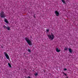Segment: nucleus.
<instances>
[{"label": "nucleus", "instance_id": "f257e3e1", "mask_svg": "<svg viewBox=\"0 0 78 78\" xmlns=\"http://www.w3.org/2000/svg\"><path fill=\"white\" fill-rule=\"evenodd\" d=\"M47 36L49 38L50 40H51V41H53V39H54V38H55V35L53 34V33H51V34H48L47 35Z\"/></svg>", "mask_w": 78, "mask_h": 78}, {"label": "nucleus", "instance_id": "f03ea898", "mask_svg": "<svg viewBox=\"0 0 78 78\" xmlns=\"http://www.w3.org/2000/svg\"><path fill=\"white\" fill-rule=\"evenodd\" d=\"M25 39L29 45H32V41H33L30 40L28 37H25Z\"/></svg>", "mask_w": 78, "mask_h": 78}, {"label": "nucleus", "instance_id": "7ed1b4c3", "mask_svg": "<svg viewBox=\"0 0 78 78\" xmlns=\"http://www.w3.org/2000/svg\"><path fill=\"white\" fill-rule=\"evenodd\" d=\"M0 16L1 17L3 18L6 17V15H5V13H4V12L3 11H1V12L0 13Z\"/></svg>", "mask_w": 78, "mask_h": 78}, {"label": "nucleus", "instance_id": "20e7f679", "mask_svg": "<svg viewBox=\"0 0 78 78\" xmlns=\"http://www.w3.org/2000/svg\"><path fill=\"white\" fill-rule=\"evenodd\" d=\"M4 53L5 56V57H6L7 59H8V60H9V56L8 55L7 53L6 52H4Z\"/></svg>", "mask_w": 78, "mask_h": 78}, {"label": "nucleus", "instance_id": "39448f33", "mask_svg": "<svg viewBox=\"0 0 78 78\" xmlns=\"http://www.w3.org/2000/svg\"><path fill=\"white\" fill-rule=\"evenodd\" d=\"M55 14L56 16H59V13L57 11H55Z\"/></svg>", "mask_w": 78, "mask_h": 78}, {"label": "nucleus", "instance_id": "423d86ee", "mask_svg": "<svg viewBox=\"0 0 78 78\" xmlns=\"http://www.w3.org/2000/svg\"><path fill=\"white\" fill-rule=\"evenodd\" d=\"M55 51L56 52H57V53H59V52L61 51V50L58 49V48H56Z\"/></svg>", "mask_w": 78, "mask_h": 78}, {"label": "nucleus", "instance_id": "0eeeda50", "mask_svg": "<svg viewBox=\"0 0 78 78\" xmlns=\"http://www.w3.org/2000/svg\"><path fill=\"white\" fill-rule=\"evenodd\" d=\"M4 22H5V23H6L7 24H8L9 23V22H8V20L6 18L4 19Z\"/></svg>", "mask_w": 78, "mask_h": 78}, {"label": "nucleus", "instance_id": "6e6552de", "mask_svg": "<svg viewBox=\"0 0 78 78\" xmlns=\"http://www.w3.org/2000/svg\"><path fill=\"white\" fill-rule=\"evenodd\" d=\"M69 53H72V49L71 48H69Z\"/></svg>", "mask_w": 78, "mask_h": 78}, {"label": "nucleus", "instance_id": "1a4fd4ad", "mask_svg": "<svg viewBox=\"0 0 78 78\" xmlns=\"http://www.w3.org/2000/svg\"><path fill=\"white\" fill-rule=\"evenodd\" d=\"M6 29H7V30L8 31H9V30H10V27L8 26L7 27H6Z\"/></svg>", "mask_w": 78, "mask_h": 78}, {"label": "nucleus", "instance_id": "9d476101", "mask_svg": "<svg viewBox=\"0 0 78 78\" xmlns=\"http://www.w3.org/2000/svg\"><path fill=\"white\" fill-rule=\"evenodd\" d=\"M62 2L64 3V4H66V2L65 0H61Z\"/></svg>", "mask_w": 78, "mask_h": 78}, {"label": "nucleus", "instance_id": "9b49d317", "mask_svg": "<svg viewBox=\"0 0 78 78\" xmlns=\"http://www.w3.org/2000/svg\"><path fill=\"white\" fill-rule=\"evenodd\" d=\"M8 65L9 67L10 68H11L12 67V66H11V64H10L9 63H8Z\"/></svg>", "mask_w": 78, "mask_h": 78}, {"label": "nucleus", "instance_id": "f8f14e48", "mask_svg": "<svg viewBox=\"0 0 78 78\" xmlns=\"http://www.w3.org/2000/svg\"><path fill=\"white\" fill-rule=\"evenodd\" d=\"M27 51H28V52H29L30 53L31 52V50L30 49H28L27 50Z\"/></svg>", "mask_w": 78, "mask_h": 78}, {"label": "nucleus", "instance_id": "ddd939ff", "mask_svg": "<svg viewBox=\"0 0 78 78\" xmlns=\"http://www.w3.org/2000/svg\"><path fill=\"white\" fill-rule=\"evenodd\" d=\"M46 33H48V32L49 31V30L48 29H47V30H46Z\"/></svg>", "mask_w": 78, "mask_h": 78}, {"label": "nucleus", "instance_id": "4468645a", "mask_svg": "<svg viewBox=\"0 0 78 78\" xmlns=\"http://www.w3.org/2000/svg\"><path fill=\"white\" fill-rule=\"evenodd\" d=\"M3 27H4V28H6L7 27L6 26H5V25H4L3 26Z\"/></svg>", "mask_w": 78, "mask_h": 78}, {"label": "nucleus", "instance_id": "2eb2a0df", "mask_svg": "<svg viewBox=\"0 0 78 78\" xmlns=\"http://www.w3.org/2000/svg\"><path fill=\"white\" fill-rule=\"evenodd\" d=\"M38 74H37V73H36L35 74H34V75L35 76H37V75Z\"/></svg>", "mask_w": 78, "mask_h": 78}, {"label": "nucleus", "instance_id": "dca6fc26", "mask_svg": "<svg viewBox=\"0 0 78 78\" xmlns=\"http://www.w3.org/2000/svg\"><path fill=\"white\" fill-rule=\"evenodd\" d=\"M64 50H66V51L67 50V48H65L64 49Z\"/></svg>", "mask_w": 78, "mask_h": 78}, {"label": "nucleus", "instance_id": "f3484780", "mask_svg": "<svg viewBox=\"0 0 78 78\" xmlns=\"http://www.w3.org/2000/svg\"><path fill=\"white\" fill-rule=\"evenodd\" d=\"M64 70H67V69L66 68H65V69H64Z\"/></svg>", "mask_w": 78, "mask_h": 78}, {"label": "nucleus", "instance_id": "a211bd4d", "mask_svg": "<svg viewBox=\"0 0 78 78\" xmlns=\"http://www.w3.org/2000/svg\"><path fill=\"white\" fill-rule=\"evenodd\" d=\"M64 74H65V75H66V74L64 73Z\"/></svg>", "mask_w": 78, "mask_h": 78}]
</instances>
